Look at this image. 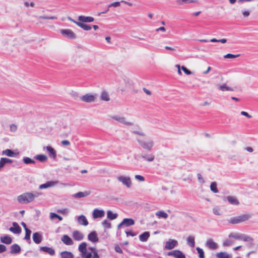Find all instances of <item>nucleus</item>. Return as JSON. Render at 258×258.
<instances>
[{"label": "nucleus", "instance_id": "obj_1", "mask_svg": "<svg viewBox=\"0 0 258 258\" xmlns=\"http://www.w3.org/2000/svg\"><path fill=\"white\" fill-rule=\"evenodd\" d=\"M87 243L83 242L78 247V250L81 253L83 258H99V255L95 247L87 248Z\"/></svg>", "mask_w": 258, "mask_h": 258}, {"label": "nucleus", "instance_id": "obj_2", "mask_svg": "<svg viewBox=\"0 0 258 258\" xmlns=\"http://www.w3.org/2000/svg\"><path fill=\"white\" fill-rule=\"evenodd\" d=\"M251 218L250 214H246L239 215L238 216L230 218L228 220L229 223L232 224H236L244 222Z\"/></svg>", "mask_w": 258, "mask_h": 258}, {"label": "nucleus", "instance_id": "obj_3", "mask_svg": "<svg viewBox=\"0 0 258 258\" xmlns=\"http://www.w3.org/2000/svg\"><path fill=\"white\" fill-rule=\"evenodd\" d=\"M32 192H27L17 197L18 202L22 204H25L31 203L33 202Z\"/></svg>", "mask_w": 258, "mask_h": 258}, {"label": "nucleus", "instance_id": "obj_4", "mask_svg": "<svg viewBox=\"0 0 258 258\" xmlns=\"http://www.w3.org/2000/svg\"><path fill=\"white\" fill-rule=\"evenodd\" d=\"M139 144L145 149L151 151L154 146V142L151 140H138Z\"/></svg>", "mask_w": 258, "mask_h": 258}, {"label": "nucleus", "instance_id": "obj_5", "mask_svg": "<svg viewBox=\"0 0 258 258\" xmlns=\"http://www.w3.org/2000/svg\"><path fill=\"white\" fill-rule=\"evenodd\" d=\"M117 179L127 188H130L132 185L131 179L129 176L121 175L118 176Z\"/></svg>", "mask_w": 258, "mask_h": 258}, {"label": "nucleus", "instance_id": "obj_6", "mask_svg": "<svg viewBox=\"0 0 258 258\" xmlns=\"http://www.w3.org/2000/svg\"><path fill=\"white\" fill-rule=\"evenodd\" d=\"M111 118L114 120L117 121L118 122L122 123L124 125H132L133 124L132 122L126 121V118L122 116L116 115L111 116Z\"/></svg>", "mask_w": 258, "mask_h": 258}, {"label": "nucleus", "instance_id": "obj_7", "mask_svg": "<svg viewBox=\"0 0 258 258\" xmlns=\"http://www.w3.org/2000/svg\"><path fill=\"white\" fill-rule=\"evenodd\" d=\"M178 245V242L176 240L169 239L165 243L164 249L170 250Z\"/></svg>", "mask_w": 258, "mask_h": 258}, {"label": "nucleus", "instance_id": "obj_8", "mask_svg": "<svg viewBox=\"0 0 258 258\" xmlns=\"http://www.w3.org/2000/svg\"><path fill=\"white\" fill-rule=\"evenodd\" d=\"M205 244L208 248L212 250H216L219 247L218 244L215 242L212 238L208 239L206 241Z\"/></svg>", "mask_w": 258, "mask_h": 258}, {"label": "nucleus", "instance_id": "obj_9", "mask_svg": "<svg viewBox=\"0 0 258 258\" xmlns=\"http://www.w3.org/2000/svg\"><path fill=\"white\" fill-rule=\"evenodd\" d=\"M96 94H86L81 97V100L85 102H92L95 101Z\"/></svg>", "mask_w": 258, "mask_h": 258}, {"label": "nucleus", "instance_id": "obj_10", "mask_svg": "<svg viewBox=\"0 0 258 258\" xmlns=\"http://www.w3.org/2000/svg\"><path fill=\"white\" fill-rule=\"evenodd\" d=\"M135 224V221L132 218H124L122 222L118 225L117 228L118 229L120 228V227L122 225H124L126 227H128L130 226L134 225Z\"/></svg>", "mask_w": 258, "mask_h": 258}, {"label": "nucleus", "instance_id": "obj_11", "mask_svg": "<svg viewBox=\"0 0 258 258\" xmlns=\"http://www.w3.org/2000/svg\"><path fill=\"white\" fill-rule=\"evenodd\" d=\"M168 256H172L175 258H185L184 253L179 250H174L168 252Z\"/></svg>", "mask_w": 258, "mask_h": 258}, {"label": "nucleus", "instance_id": "obj_12", "mask_svg": "<svg viewBox=\"0 0 258 258\" xmlns=\"http://www.w3.org/2000/svg\"><path fill=\"white\" fill-rule=\"evenodd\" d=\"M58 183V181H48L46 183L39 186L40 189H46L54 186Z\"/></svg>", "mask_w": 258, "mask_h": 258}, {"label": "nucleus", "instance_id": "obj_13", "mask_svg": "<svg viewBox=\"0 0 258 258\" xmlns=\"http://www.w3.org/2000/svg\"><path fill=\"white\" fill-rule=\"evenodd\" d=\"M61 33L64 36L69 38L75 39L76 37V34L70 29H62L61 30Z\"/></svg>", "mask_w": 258, "mask_h": 258}, {"label": "nucleus", "instance_id": "obj_14", "mask_svg": "<svg viewBox=\"0 0 258 258\" xmlns=\"http://www.w3.org/2000/svg\"><path fill=\"white\" fill-rule=\"evenodd\" d=\"M13 227H11L9 228V230L12 233L16 234H19L21 232V228L18 225V224L15 222L12 223Z\"/></svg>", "mask_w": 258, "mask_h": 258}, {"label": "nucleus", "instance_id": "obj_15", "mask_svg": "<svg viewBox=\"0 0 258 258\" xmlns=\"http://www.w3.org/2000/svg\"><path fill=\"white\" fill-rule=\"evenodd\" d=\"M92 215L94 219L102 218L105 215V212L103 210L95 209L93 212Z\"/></svg>", "mask_w": 258, "mask_h": 258}, {"label": "nucleus", "instance_id": "obj_16", "mask_svg": "<svg viewBox=\"0 0 258 258\" xmlns=\"http://www.w3.org/2000/svg\"><path fill=\"white\" fill-rule=\"evenodd\" d=\"M76 219L77 220V222L79 224L83 225L84 226H86L88 225V220L84 215H81L80 216L76 217Z\"/></svg>", "mask_w": 258, "mask_h": 258}, {"label": "nucleus", "instance_id": "obj_17", "mask_svg": "<svg viewBox=\"0 0 258 258\" xmlns=\"http://www.w3.org/2000/svg\"><path fill=\"white\" fill-rule=\"evenodd\" d=\"M73 238L76 241H81L84 239V234L78 230L74 231L72 233Z\"/></svg>", "mask_w": 258, "mask_h": 258}, {"label": "nucleus", "instance_id": "obj_18", "mask_svg": "<svg viewBox=\"0 0 258 258\" xmlns=\"http://www.w3.org/2000/svg\"><path fill=\"white\" fill-rule=\"evenodd\" d=\"M61 240L67 245H72L74 244L73 240L68 235H62L61 238Z\"/></svg>", "mask_w": 258, "mask_h": 258}, {"label": "nucleus", "instance_id": "obj_19", "mask_svg": "<svg viewBox=\"0 0 258 258\" xmlns=\"http://www.w3.org/2000/svg\"><path fill=\"white\" fill-rule=\"evenodd\" d=\"M21 250V247L17 244H14L10 247V253L12 254H18Z\"/></svg>", "mask_w": 258, "mask_h": 258}, {"label": "nucleus", "instance_id": "obj_20", "mask_svg": "<svg viewBox=\"0 0 258 258\" xmlns=\"http://www.w3.org/2000/svg\"><path fill=\"white\" fill-rule=\"evenodd\" d=\"M229 204L237 206L239 204L238 199L233 196H228L225 198Z\"/></svg>", "mask_w": 258, "mask_h": 258}, {"label": "nucleus", "instance_id": "obj_21", "mask_svg": "<svg viewBox=\"0 0 258 258\" xmlns=\"http://www.w3.org/2000/svg\"><path fill=\"white\" fill-rule=\"evenodd\" d=\"M19 153H15L13 151L10 149H6L2 151V155H5L10 157H16Z\"/></svg>", "mask_w": 258, "mask_h": 258}, {"label": "nucleus", "instance_id": "obj_22", "mask_svg": "<svg viewBox=\"0 0 258 258\" xmlns=\"http://www.w3.org/2000/svg\"><path fill=\"white\" fill-rule=\"evenodd\" d=\"M88 239L92 242H96L99 240L97 235L95 231H92L88 234Z\"/></svg>", "mask_w": 258, "mask_h": 258}, {"label": "nucleus", "instance_id": "obj_23", "mask_svg": "<svg viewBox=\"0 0 258 258\" xmlns=\"http://www.w3.org/2000/svg\"><path fill=\"white\" fill-rule=\"evenodd\" d=\"M33 240L35 243L39 244L42 240V236L39 233L35 232L33 234Z\"/></svg>", "mask_w": 258, "mask_h": 258}, {"label": "nucleus", "instance_id": "obj_24", "mask_svg": "<svg viewBox=\"0 0 258 258\" xmlns=\"http://www.w3.org/2000/svg\"><path fill=\"white\" fill-rule=\"evenodd\" d=\"M44 149L46 150L48 153L49 156L50 157L53 158V159L55 158L56 154V151L53 148H52L51 146H46L44 147Z\"/></svg>", "mask_w": 258, "mask_h": 258}, {"label": "nucleus", "instance_id": "obj_25", "mask_svg": "<svg viewBox=\"0 0 258 258\" xmlns=\"http://www.w3.org/2000/svg\"><path fill=\"white\" fill-rule=\"evenodd\" d=\"M78 20L79 22H93L94 19L92 17L80 16L78 17Z\"/></svg>", "mask_w": 258, "mask_h": 258}, {"label": "nucleus", "instance_id": "obj_26", "mask_svg": "<svg viewBox=\"0 0 258 258\" xmlns=\"http://www.w3.org/2000/svg\"><path fill=\"white\" fill-rule=\"evenodd\" d=\"M218 88L221 91H233L234 89L224 83L218 86Z\"/></svg>", "mask_w": 258, "mask_h": 258}, {"label": "nucleus", "instance_id": "obj_27", "mask_svg": "<svg viewBox=\"0 0 258 258\" xmlns=\"http://www.w3.org/2000/svg\"><path fill=\"white\" fill-rule=\"evenodd\" d=\"M40 250L49 253L50 255H53L55 254L54 250L47 246H42L40 247Z\"/></svg>", "mask_w": 258, "mask_h": 258}, {"label": "nucleus", "instance_id": "obj_28", "mask_svg": "<svg viewBox=\"0 0 258 258\" xmlns=\"http://www.w3.org/2000/svg\"><path fill=\"white\" fill-rule=\"evenodd\" d=\"M0 239L1 242L6 244H10L12 242V238L8 235L2 236Z\"/></svg>", "mask_w": 258, "mask_h": 258}, {"label": "nucleus", "instance_id": "obj_29", "mask_svg": "<svg viewBox=\"0 0 258 258\" xmlns=\"http://www.w3.org/2000/svg\"><path fill=\"white\" fill-rule=\"evenodd\" d=\"M80 28H82L84 30L89 31L91 29V26L82 22H78L75 21H73Z\"/></svg>", "mask_w": 258, "mask_h": 258}, {"label": "nucleus", "instance_id": "obj_30", "mask_svg": "<svg viewBox=\"0 0 258 258\" xmlns=\"http://www.w3.org/2000/svg\"><path fill=\"white\" fill-rule=\"evenodd\" d=\"M150 236V233L149 232H145L141 234L139 236V239L141 241L145 242L146 241Z\"/></svg>", "mask_w": 258, "mask_h": 258}, {"label": "nucleus", "instance_id": "obj_31", "mask_svg": "<svg viewBox=\"0 0 258 258\" xmlns=\"http://www.w3.org/2000/svg\"><path fill=\"white\" fill-rule=\"evenodd\" d=\"M89 195V192L88 191H85V192H78L77 193L73 195V197L75 198H84L85 197H87Z\"/></svg>", "mask_w": 258, "mask_h": 258}, {"label": "nucleus", "instance_id": "obj_32", "mask_svg": "<svg viewBox=\"0 0 258 258\" xmlns=\"http://www.w3.org/2000/svg\"><path fill=\"white\" fill-rule=\"evenodd\" d=\"M61 258H74L73 254L70 251H64L60 253Z\"/></svg>", "mask_w": 258, "mask_h": 258}, {"label": "nucleus", "instance_id": "obj_33", "mask_svg": "<svg viewBox=\"0 0 258 258\" xmlns=\"http://www.w3.org/2000/svg\"><path fill=\"white\" fill-rule=\"evenodd\" d=\"M187 244L191 247H194L195 245V237L193 236H189L186 239Z\"/></svg>", "mask_w": 258, "mask_h": 258}, {"label": "nucleus", "instance_id": "obj_34", "mask_svg": "<svg viewBox=\"0 0 258 258\" xmlns=\"http://www.w3.org/2000/svg\"><path fill=\"white\" fill-rule=\"evenodd\" d=\"M155 215L159 218L166 219L168 217V214L163 211H158L156 212Z\"/></svg>", "mask_w": 258, "mask_h": 258}, {"label": "nucleus", "instance_id": "obj_35", "mask_svg": "<svg viewBox=\"0 0 258 258\" xmlns=\"http://www.w3.org/2000/svg\"><path fill=\"white\" fill-rule=\"evenodd\" d=\"M116 213H113L111 211L108 210L107 212V217L109 220H112L115 219L117 217Z\"/></svg>", "mask_w": 258, "mask_h": 258}, {"label": "nucleus", "instance_id": "obj_36", "mask_svg": "<svg viewBox=\"0 0 258 258\" xmlns=\"http://www.w3.org/2000/svg\"><path fill=\"white\" fill-rule=\"evenodd\" d=\"M241 240H243V241H245V242H252L253 241V238L247 235H246V234H242L241 233Z\"/></svg>", "mask_w": 258, "mask_h": 258}, {"label": "nucleus", "instance_id": "obj_37", "mask_svg": "<svg viewBox=\"0 0 258 258\" xmlns=\"http://www.w3.org/2000/svg\"><path fill=\"white\" fill-rule=\"evenodd\" d=\"M218 258H231V256L226 252H220L216 253Z\"/></svg>", "mask_w": 258, "mask_h": 258}, {"label": "nucleus", "instance_id": "obj_38", "mask_svg": "<svg viewBox=\"0 0 258 258\" xmlns=\"http://www.w3.org/2000/svg\"><path fill=\"white\" fill-rule=\"evenodd\" d=\"M141 157L143 159L149 162L153 161L155 158L154 156L152 154L149 155H147L146 154H143L141 155Z\"/></svg>", "mask_w": 258, "mask_h": 258}, {"label": "nucleus", "instance_id": "obj_39", "mask_svg": "<svg viewBox=\"0 0 258 258\" xmlns=\"http://www.w3.org/2000/svg\"><path fill=\"white\" fill-rule=\"evenodd\" d=\"M217 185V183L215 181L212 182L211 183L210 189L214 193H218L219 192Z\"/></svg>", "mask_w": 258, "mask_h": 258}, {"label": "nucleus", "instance_id": "obj_40", "mask_svg": "<svg viewBox=\"0 0 258 258\" xmlns=\"http://www.w3.org/2000/svg\"><path fill=\"white\" fill-rule=\"evenodd\" d=\"M241 233H231L229 234L228 237L229 238H233L235 239L240 240L241 239Z\"/></svg>", "mask_w": 258, "mask_h": 258}, {"label": "nucleus", "instance_id": "obj_41", "mask_svg": "<svg viewBox=\"0 0 258 258\" xmlns=\"http://www.w3.org/2000/svg\"><path fill=\"white\" fill-rule=\"evenodd\" d=\"M35 158L40 162H44L47 160V157L43 154H39L35 156Z\"/></svg>", "mask_w": 258, "mask_h": 258}, {"label": "nucleus", "instance_id": "obj_42", "mask_svg": "<svg viewBox=\"0 0 258 258\" xmlns=\"http://www.w3.org/2000/svg\"><path fill=\"white\" fill-rule=\"evenodd\" d=\"M233 243V241L232 240L229 239H226L223 241V242L222 243V245L224 247H227V246H230Z\"/></svg>", "mask_w": 258, "mask_h": 258}, {"label": "nucleus", "instance_id": "obj_43", "mask_svg": "<svg viewBox=\"0 0 258 258\" xmlns=\"http://www.w3.org/2000/svg\"><path fill=\"white\" fill-rule=\"evenodd\" d=\"M23 161L26 164H33L35 163V161L34 160H32L31 158L27 157H24L23 159Z\"/></svg>", "mask_w": 258, "mask_h": 258}, {"label": "nucleus", "instance_id": "obj_44", "mask_svg": "<svg viewBox=\"0 0 258 258\" xmlns=\"http://www.w3.org/2000/svg\"><path fill=\"white\" fill-rule=\"evenodd\" d=\"M196 250L199 253V258H205V254L204 251L201 248L199 247H197L196 248Z\"/></svg>", "mask_w": 258, "mask_h": 258}, {"label": "nucleus", "instance_id": "obj_45", "mask_svg": "<svg viewBox=\"0 0 258 258\" xmlns=\"http://www.w3.org/2000/svg\"><path fill=\"white\" fill-rule=\"evenodd\" d=\"M101 99L104 101H109V97L107 93L105 91L103 92L101 95Z\"/></svg>", "mask_w": 258, "mask_h": 258}, {"label": "nucleus", "instance_id": "obj_46", "mask_svg": "<svg viewBox=\"0 0 258 258\" xmlns=\"http://www.w3.org/2000/svg\"><path fill=\"white\" fill-rule=\"evenodd\" d=\"M196 0H176V3L179 5H182L183 3H195Z\"/></svg>", "mask_w": 258, "mask_h": 258}, {"label": "nucleus", "instance_id": "obj_47", "mask_svg": "<svg viewBox=\"0 0 258 258\" xmlns=\"http://www.w3.org/2000/svg\"><path fill=\"white\" fill-rule=\"evenodd\" d=\"M102 225L105 228L109 229L111 227V223L107 220L102 222Z\"/></svg>", "mask_w": 258, "mask_h": 258}, {"label": "nucleus", "instance_id": "obj_48", "mask_svg": "<svg viewBox=\"0 0 258 258\" xmlns=\"http://www.w3.org/2000/svg\"><path fill=\"white\" fill-rule=\"evenodd\" d=\"M25 236L24 239L27 241H29L30 240V235L31 233V231L30 229H28L25 230Z\"/></svg>", "mask_w": 258, "mask_h": 258}, {"label": "nucleus", "instance_id": "obj_49", "mask_svg": "<svg viewBox=\"0 0 258 258\" xmlns=\"http://www.w3.org/2000/svg\"><path fill=\"white\" fill-rule=\"evenodd\" d=\"M239 55H240V54L235 55V54H232L231 53H228V54H226L225 55H224V57L225 58H236V57L239 56Z\"/></svg>", "mask_w": 258, "mask_h": 258}, {"label": "nucleus", "instance_id": "obj_50", "mask_svg": "<svg viewBox=\"0 0 258 258\" xmlns=\"http://www.w3.org/2000/svg\"><path fill=\"white\" fill-rule=\"evenodd\" d=\"M57 212L59 213L62 215H67L69 213V210L68 209L66 208V209H63L58 210Z\"/></svg>", "mask_w": 258, "mask_h": 258}, {"label": "nucleus", "instance_id": "obj_51", "mask_svg": "<svg viewBox=\"0 0 258 258\" xmlns=\"http://www.w3.org/2000/svg\"><path fill=\"white\" fill-rule=\"evenodd\" d=\"M6 164V158H1L0 159V170Z\"/></svg>", "mask_w": 258, "mask_h": 258}, {"label": "nucleus", "instance_id": "obj_52", "mask_svg": "<svg viewBox=\"0 0 258 258\" xmlns=\"http://www.w3.org/2000/svg\"><path fill=\"white\" fill-rule=\"evenodd\" d=\"M6 164V158H1L0 159V170Z\"/></svg>", "mask_w": 258, "mask_h": 258}, {"label": "nucleus", "instance_id": "obj_53", "mask_svg": "<svg viewBox=\"0 0 258 258\" xmlns=\"http://www.w3.org/2000/svg\"><path fill=\"white\" fill-rule=\"evenodd\" d=\"M197 177H198V181L200 183L203 184L205 183V180L201 173L197 174Z\"/></svg>", "mask_w": 258, "mask_h": 258}, {"label": "nucleus", "instance_id": "obj_54", "mask_svg": "<svg viewBox=\"0 0 258 258\" xmlns=\"http://www.w3.org/2000/svg\"><path fill=\"white\" fill-rule=\"evenodd\" d=\"M41 195H42V193L41 192H38V191H36L32 192V196L33 197V201H34L35 198H38V197H39Z\"/></svg>", "mask_w": 258, "mask_h": 258}, {"label": "nucleus", "instance_id": "obj_55", "mask_svg": "<svg viewBox=\"0 0 258 258\" xmlns=\"http://www.w3.org/2000/svg\"><path fill=\"white\" fill-rule=\"evenodd\" d=\"M10 131L15 133L17 130V126L15 124H12L10 126Z\"/></svg>", "mask_w": 258, "mask_h": 258}, {"label": "nucleus", "instance_id": "obj_56", "mask_svg": "<svg viewBox=\"0 0 258 258\" xmlns=\"http://www.w3.org/2000/svg\"><path fill=\"white\" fill-rule=\"evenodd\" d=\"M181 69L186 75H191L192 74V73L190 71L188 70L186 67L184 66L181 67Z\"/></svg>", "mask_w": 258, "mask_h": 258}, {"label": "nucleus", "instance_id": "obj_57", "mask_svg": "<svg viewBox=\"0 0 258 258\" xmlns=\"http://www.w3.org/2000/svg\"><path fill=\"white\" fill-rule=\"evenodd\" d=\"M135 178L137 180H138L140 181H141V182L144 181L145 180L144 177L142 175H136L135 176Z\"/></svg>", "mask_w": 258, "mask_h": 258}, {"label": "nucleus", "instance_id": "obj_58", "mask_svg": "<svg viewBox=\"0 0 258 258\" xmlns=\"http://www.w3.org/2000/svg\"><path fill=\"white\" fill-rule=\"evenodd\" d=\"M40 19H46V20H56L57 19L56 17L51 16V17H46V16H40L39 17Z\"/></svg>", "mask_w": 258, "mask_h": 258}, {"label": "nucleus", "instance_id": "obj_59", "mask_svg": "<svg viewBox=\"0 0 258 258\" xmlns=\"http://www.w3.org/2000/svg\"><path fill=\"white\" fill-rule=\"evenodd\" d=\"M133 133L138 135L141 136H144L145 134L142 131H134L132 132Z\"/></svg>", "mask_w": 258, "mask_h": 258}, {"label": "nucleus", "instance_id": "obj_60", "mask_svg": "<svg viewBox=\"0 0 258 258\" xmlns=\"http://www.w3.org/2000/svg\"><path fill=\"white\" fill-rule=\"evenodd\" d=\"M120 3L118 2L112 3L109 5L108 7L109 8L111 7H118L120 6Z\"/></svg>", "mask_w": 258, "mask_h": 258}, {"label": "nucleus", "instance_id": "obj_61", "mask_svg": "<svg viewBox=\"0 0 258 258\" xmlns=\"http://www.w3.org/2000/svg\"><path fill=\"white\" fill-rule=\"evenodd\" d=\"M114 250H115L116 252H117L118 253H122V250L119 245H116L115 246Z\"/></svg>", "mask_w": 258, "mask_h": 258}, {"label": "nucleus", "instance_id": "obj_62", "mask_svg": "<svg viewBox=\"0 0 258 258\" xmlns=\"http://www.w3.org/2000/svg\"><path fill=\"white\" fill-rule=\"evenodd\" d=\"M7 250V247L5 245L3 244H0V253L6 251Z\"/></svg>", "mask_w": 258, "mask_h": 258}, {"label": "nucleus", "instance_id": "obj_63", "mask_svg": "<svg viewBox=\"0 0 258 258\" xmlns=\"http://www.w3.org/2000/svg\"><path fill=\"white\" fill-rule=\"evenodd\" d=\"M242 13L244 17H247L249 15L250 12L248 10H244L242 11Z\"/></svg>", "mask_w": 258, "mask_h": 258}, {"label": "nucleus", "instance_id": "obj_64", "mask_svg": "<svg viewBox=\"0 0 258 258\" xmlns=\"http://www.w3.org/2000/svg\"><path fill=\"white\" fill-rule=\"evenodd\" d=\"M57 214H56V213H52V212H51L50 213V219L51 220H53L55 218H57Z\"/></svg>", "mask_w": 258, "mask_h": 258}]
</instances>
